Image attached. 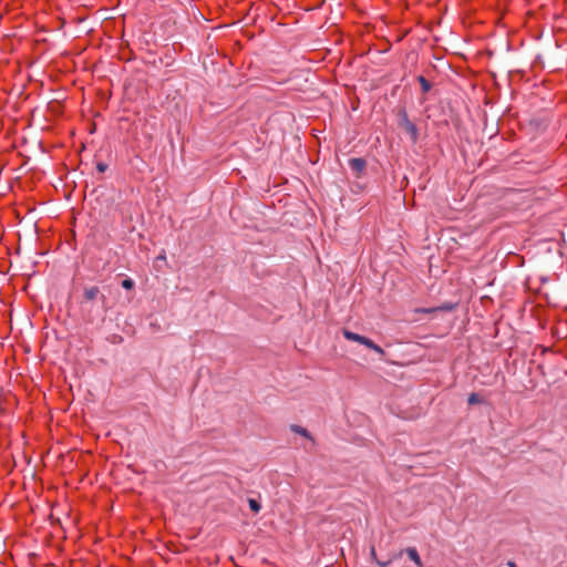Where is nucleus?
Here are the masks:
<instances>
[{
	"mask_svg": "<svg viewBox=\"0 0 567 567\" xmlns=\"http://www.w3.org/2000/svg\"><path fill=\"white\" fill-rule=\"evenodd\" d=\"M80 315L84 322L95 323L104 321L110 309L106 296L97 286H84L83 295L79 301Z\"/></svg>",
	"mask_w": 567,
	"mask_h": 567,
	"instance_id": "1",
	"label": "nucleus"
},
{
	"mask_svg": "<svg viewBox=\"0 0 567 567\" xmlns=\"http://www.w3.org/2000/svg\"><path fill=\"white\" fill-rule=\"evenodd\" d=\"M398 125L403 128L411 137V141L415 143L419 138V130L413 122L410 121L408 112L404 107L398 111Z\"/></svg>",
	"mask_w": 567,
	"mask_h": 567,
	"instance_id": "2",
	"label": "nucleus"
},
{
	"mask_svg": "<svg viewBox=\"0 0 567 567\" xmlns=\"http://www.w3.org/2000/svg\"><path fill=\"white\" fill-rule=\"evenodd\" d=\"M343 336H344V338L347 340L364 344L367 348L373 350L374 352H377L380 355L384 354V350L380 346H378L371 339H369V338H367L364 336H361L359 333L352 332V331L347 330V329L343 330Z\"/></svg>",
	"mask_w": 567,
	"mask_h": 567,
	"instance_id": "3",
	"label": "nucleus"
},
{
	"mask_svg": "<svg viewBox=\"0 0 567 567\" xmlns=\"http://www.w3.org/2000/svg\"><path fill=\"white\" fill-rule=\"evenodd\" d=\"M367 162L364 158L354 157L349 159V167L351 171L359 176L365 168Z\"/></svg>",
	"mask_w": 567,
	"mask_h": 567,
	"instance_id": "4",
	"label": "nucleus"
},
{
	"mask_svg": "<svg viewBox=\"0 0 567 567\" xmlns=\"http://www.w3.org/2000/svg\"><path fill=\"white\" fill-rule=\"evenodd\" d=\"M405 553L406 555L409 556V558L414 561L417 566L422 567V561H421V558H420V555L416 550V548L414 547H408L405 549Z\"/></svg>",
	"mask_w": 567,
	"mask_h": 567,
	"instance_id": "5",
	"label": "nucleus"
},
{
	"mask_svg": "<svg viewBox=\"0 0 567 567\" xmlns=\"http://www.w3.org/2000/svg\"><path fill=\"white\" fill-rule=\"evenodd\" d=\"M417 81L421 85L423 93H427L432 89V84L423 75H419Z\"/></svg>",
	"mask_w": 567,
	"mask_h": 567,
	"instance_id": "6",
	"label": "nucleus"
},
{
	"mask_svg": "<svg viewBox=\"0 0 567 567\" xmlns=\"http://www.w3.org/2000/svg\"><path fill=\"white\" fill-rule=\"evenodd\" d=\"M290 429L293 433L300 434V435L311 440L310 433L305 427L293 424L290 426Z\"/></svg>",
	"mask_w": 567,
	"mask_h": 567,
	"instance_id": "7",
	"label": "nucleus"
},
{
	"mask_svg": "<svg viewBox=\"0 0 567 567\" xmlns=\"http://www.w3.org/2000/svg\"><path fill=\"white\" fill-rule=\"evenodd\" d=\"M248 505L249 508L256 514L261 509L260 503L255 498H248Z\"/></svg>",
	"mask_w": 567,
	"mask_h": 567,
	"instance_id": "8",
	"label": "nucleus"
},
{
	"mask_svg": "<svg viewBox=\"0 0 567 567\" xmlns=\"http://www.w3.org/2000/svg\"><path fill=\"white\" fill-rule=\"evenodd\" d=\"M121 286H122L124 289H126V290H131V289H133V288H134L135 282H134V280H132L131 278H126V279L122 280Z\"/></svg>",
	"mask_w": 567,
	"mask_h": 567,
	"instance_id": "9",
	"label": "nucleus"
},
{
	"mask_svg": "<svg viewBox=\"0 0 567 567\" xmlns=\"http://www.w3.org/2000/svg\"><path fill=\"white\" fill-rule=\"evenodd\" d=\"M467 402H468V404L473 405V404L481 403L482 399H481L480 394L472 393V394H470Z\"/></svg>",
	"mask_w": 567,
	"mask_h": 567,
	"instance_id": "10",
	"label": "nucleus"
},
{
	"mask_svg": "<svg viewBox=\"0 0 567 567\" xmlns=\"http://www.w3.org/2000/svg\"><path fill=\"white\" fill-rule=\"evenodd\" d=\"M96 169L100 172V173H104L106 169H107V164L103 163V162H99L96 164Z\"/></svg>",
	"mask_w": 567,
	"mask_h": 567,
	"instance_id": "11",
	"label": "nucleus"
},
{
	"mask_svg": "<svg viewBox=\"0 0 567 567\" xmlns=\"http://www.w3.org/2000/svg\"><path fill=\"white\" fill-rule=\"evenodd\" d=\"M375 563L380 566V567H388L390 565V560H385V561H382V560H379V559H375Z\"/></svg>",
	"mask_w": 567,
	"mask_h": 567,
	"instance_id": "12",
	"label": "nucleus"
},
{
	"mask_svg": "<svg viewBox=\"0 0 567 567\" xmlns=\"http://www.w3.org/2000/svg\"><path fill=\"white\" fill-rule=\"evenodd\" d=\"M371 557L372 559L375 561L377 558V555H375V550H374V547L371 548Z\"/></svg>",
	"mask_w": 567,
	"mask_h": 567,
	"instance_id": "13",
	"label": "nucleus"
},
{
	"mask_svg": "<svg viewBox=\"0 0 567 567\" xmlns=\"http://www.w3.org/2000/svg\"><path fill=\"white\" fill-rule=\"evenodd\" d=\"M508 566H509V567H517V566L515 565V563H512V561H509V563H508Z\"/></svg>",
	"mask_w": 567,
	"mask_h": 567,
	"instance_id": "14",
	"label": "nucleus"
},
{
	"mask_svg": "<svg viewBox=\"0 0 567 567\" xmlns=\"http://www.w3.org/2000/svg\"><path fill=\"white\" fill-rule=\"evenodd\" d=\"M157 259L165 260V256L161 255V256L157 257Z\"/></svg>",
	"mask_w": 567,
	"mask_h": 567,
	"instance_id": "15",
	"label": "nucleus"
}]
</instances>
